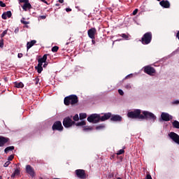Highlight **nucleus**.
Returning a JSON list of instances; mask_svg holds the SVG:
<instances>
[{"label": "nucleus", "instance_id": "f257e3e1", "mask_svg": "<svg viewBox=\"0 0 179 179\" xmlns=\"http://www.w3.org/2000/svg\"><path fill=\"white\" fill-rule=\"evenodd\" d=\"M112 114L111 113H104L103 116H100L98 114H92L87 117L88 122H92V124H97V122H100V121H107V120H110L111 118Z\"/></svg>", "mask_w": 179, "mask_h": 179}, {"label": "nucleus", "instance_id": "f03ea898", "mask_svg": "<svg viewBox=\"0 0 179 179\" xmlns=\"http://www.w3.org/2000/svg\"><path fill=\"white\" fill-rule=\"evenodd\" d=\"M64 103L65 106H69L70 104L75 106V104L79 103V99L76 94H71L64 98Z\"/></svg>", "mask_w": 179, "mask_h": 179}, {"label": "nucleus", "instance_id": "7ed1b4c3", "mask_svg": "<svg viewBox=\"0 0 179 179\" xmlns=\"http://www.w3.org/2000/svg\"><path fill=\"white\" fill-rule=\"evenodd\" d=\"M156 115H155L152 112H149L148 110H143L141 112V120H146L147 121H153V122H155L156 121Z\"/></svg>", "mask_w": 179, "mask_h": 179}, {"label": "nucleus", "instance_id": "20e7f679", "mask_svg": "<svg viewBox=\"0 0 179 179\" xmlns=\"http://www.w3.org/2000/svg\"><path fill=\"white\" fill-rule=\"evenodd\" d=\"M141 116L142 110L141 109H135L134 110L127 113V117L129 118H131L132 120H141Z\"/></svg>", "mask_w": 179, "mask_h": 179}, {"label": "nucleus", "instance_id": "39448f33", "mask_svg": "<svg viewBox=\"0 0 179 179\" xmlns=\"http://www.w3.org/2000/svg\"><path fill=\"white\" fill-rule=\"evenodd\" d=\"M152 32H146L141 38V42L144 45H148V44H150V43H152Z\"/></svg>", "mask_w": 179, "mask_h": 179}, {"label": "nucleus", "instance_id": "423d86ee", "mask_svg": "<svg viewBox=\"0 0 179 179\" xmlns=\"http://www.w3.org/2000/svg\"><path fill=\"white\" fill-rule=\"evenodd\" d=\"M143 72L147 75H150V76H153L156 73V69L151 66H145L143 67Z\"/></svg>", "mask_w": 179, "mask_h": 179}, {"label": "nucleus", "instance_id": "0eeeda50", "mask_svg": "<svg viewBox=\"0 0 179 179\" xmlns=\"http://www.w3.org/2000/svg\"><path fill=\"white\" fill-rule=\"evenodd\" d=\"M74 124H76V122L69 117H65L63 120V125L65 128H71Z\"/></svg>", "mask_w": 179, "mask_h": 179}, {"label": "nucleus", "instance_id": "6e6552de", "mask_svg": "<svg viewBox=\"0 0 179 179\" xmlns=\"http://www.w3.org/2000/svg\"><path fill=\"white\" fill-rule=\"evenodd\" d=\"M52 131H59L60 132L64 131V127L62 126L61 121L55 122L52 126Z\"/></svg>", "mask_w": 179, "mask_h": 179}, {"label": "nucleus", "instance_id": "1a4fd4ad", "mask_svg": "<svg viewBox=\"0 0 179 179\" xmlns=\"http://www.w3.org/2000/svg\"><path fill=\"white\" fill-rule=\"evenodd\" d=\"M5 145H10V139L3 136H0V148H3Z\"/></svg>", "mask_w": 179, "mask_h": 179}, {"label": "nucleus", "instance_id": "9d476101", "mask_svg": "<svg viewBox=\"0 0 179 179\" xmlns=\"http://www.w3.org/2000/svg\"><path fill=\"white\" fill-rule=\"evenodd\" d=\"M169 136L175 143H177L179 145V135L177 134V133H175L173 131H171V133L169 134Z\"/></svg>", "mask_w": 179, "mask_h": 179}, {"label": "nucleus", "instance_id": "9b49d317", "mask_svg": "<svg viewBox=\"0 0 179 179\" xmlns=\"http://www.w3.org/2000/svg\"><path fill=\"white\" fill-rule=\"evenodd\" d=\"M97 30L96 29V28H91L87 31L88 37H90V38H91L92 40H94L96 38L95 36Z\"/></svg>", "mask_w": 179, "mask_h": 179}, {"label": "nucleus", "instance_id": "f8f14e48", "mask_svg": "<svg viewBox=\"0 0 179 179\" xmlns=\"http://www.w3.org/2000/svg\"><path fill=\"white\" fill-rule=\"evenodd\" d=\"M161 118L162 121L169 122L171 121V120H173V116L168 113L162 112L161 114Z\"/></svg>", "mask_w": 179, "mask_h": 179}, {"label": "nucleus", "instance_id": "ddd939ff", "mask_svg": "<svg viewBox=\"0 0 179 179\" xmlns=\"http://www.w3.org/2000/svg\"><path fill=\"white\" fill-rule=\"evenodd\" d=\"M76 174L78 178L85 179L86 178V172L83 169L76 170Z\"/></svg>", "mask_w": 179, "mask_h": 179}, {"label": "nucleus", "instance_id": "4468645a", "mask_svg": "<svg viewBox=\"0 0 179 179\" xmlns=\"http://www.w3.org/2000/svg\"><path fill=\"white\" fill-rule=\"evenodd\" d=\"M26 171L27 174L31 176V177H34L36 176V172L34 171V169L31 167L30 165L26 166Z\"/></svg>", "mask_w": 179, "mask_h": 179}, {"label": "nucleus", "instance_id": "2eb2a0df", "mask_svg": "<svg viewBox=\"0 0 179 179\" xmlns=\"http://www.w3.org/2000/svg\"><path fill=\"white\" fill-rule=\"evenodd\" d=\"M110 121H113V122H121V121H122V117L120 116V115H112Z\"/></svg>", "mask_w": 179, "mask_h": 179}, {"label": "nucleus", "instance_id": "dca6fc26", "mask_svg": "<svg viewBox=\"0 0 179 179\" xmlns=\"http://www.w3.org/2000/svg\"><path fill=\"white\" fill-rule=\"evenodd\" d=\"M159 4L162 8H170V2L169 1L162 0L159 2Z\"/></svg>", "mask_w": 179, "mask_h": 179}, {"label": "nucleus", "instance_id": "f3484780", "mask_svg": "<svg viewBox=\"0 0 179 179\" xmlns=\"http://www.w3.org/2000/svg\"><path fill=\"white\" fill-rule=\"evenodd\" d=\"M23 10L27 11L28 9H31L33 7L31 6V4H30L29 1H27L22 6Z\"/></svg>", "mask_w": 179, "mask_h": 179}, {"label": "nucleus", "instance_id": "a211bd4d", "mask_svg": "<svg viewBox=\"0 0 179 179\" xmlns=\"http://www.w3.org/2000/svg\"><path fill=\"white\" fill-rule=\"evenodd\" d=\"M36 43H37V41L36 40H33L30 42H27V50H30V48H31L33 47V45H34V44H36Z\"/></svg>", "mask_w": 179, "mask_h": 179}, {"label": "nucleus", "instance_id": "6ab92c4d", "mask_svg": "<svg viewBox=\"0 0 179 179\" xmlns=\"http://www.w3.org/2000/svg\"><path fill=\"white\" fill-rule=\"evenodd\" d=\"M14 85H15L14 87H17V89H22V87H24V85L22 82H20V83L15 82Z\"/></svg>", "mask_w": 179, "mask_h": 179}, {"label": "nucleus", "instance_id": "aec40b11", "mask_svg": "<svg viewBox=\"0 0 179 179\" xmlns=\"http://www.w3.org/2000/svg\"><path fill=\"white\" fill-rule=\"evenodd\" d=\"M47 57H48V55H44L43 57L38 59V60L44 64V62H47Z\"/></svg>", "mask_w": 179, "mask_h": 179}, {"label": "nucleus", "instance_id": "412c9836", "mask_svg": "<svg viewBox=\"0 0 179 179\" xmlns=\"http://www.w3.org/2000/svg\"><path fill=\"white\" fill-rule=\"evenodd\" d=\"M12 150H15V146H9L5 148L4 152L5 153H8Z\"/></svg>", "mask_w": 179, "mask_h": 179}, {"label": "nucleus", "instance_id": "4be33fe9", "mask_svg": "<svg viewBox=\"0 0 179 179\" xmlns=\"http://www.w3.org/2000/svg\"><path fill=\"white\" fill-rule=\"evenodd\" d=\"M172 125L173 128H176V129H179V122L177 120H175L172 122Z\"/></svg>", "mask_w": 179, "mask_h": 179}, {"label": "nucleus", "instance_id": "5701e85b", "mask_svg": "<svg viewBox=\"0 0 179 179\" xmlns=\"http://www.w3.org/2000/svg\"><path fill=\"white\" fill-rule=\"evenodd\" d=\"M120 37H122V38H124V40H128V38H129V35L127 34H119Z\"/></svg>", "mask_w": 179, "mask_h": 179}, {"label": "nucleus", "instance_id": "b1692460", "mask_svg": "<svg viewBox=\"0 0 179 179\" xmlns=\"http://www.w3.org/2000/svg\"><path fill=\"white\" fill-rule=\"evenodd\" d=\"M76 125L77 127H83V125H86V122H85L84 120L81 121V122H77L76 124Z\"/></svg>", "mask_w": 179, "mask_h": 179}, {"label": "nucleus", "instance_id": "393cba45", "mask_svg": "<svg viewBox=\"0 0 179 179\" xmlns=\"http://www.w3.org/2000/svg\"><path fill=\"white\" fill-rule=\"evenodd\" d=\"M26 18L22 17V20H20L21 23H22V24H30V22H27L25 21Z\"/></svg>", "mask_w": 179, "mask_h": 179}, {"label": "nucleus", "instance_id": "a878e982", "mask_svg": "<svg viewBox=\"0 0 179 179\" xmlns=\"http://www.w3.org/2000/svg\"><path fill=\"white\" fill-rule=\"evenodd\" d=\"M87 117L86 113H80V120H85Z\"/></svg>", "mask_w": 179, "mask_h": 179}, {"label": "nucleus", "instance_id": "bb28decb", "mask_svg": "<svg viewBox=\"0 0 179 179\" xmlns=\"http://www.w3.org/2000/svg\"><path fill=\"white\" fill-rule=\"evenodd\" d=\"M36 69H37L38 73H41L43 72V66H36Z\"/></svg>", "mask_w": 179, "mask_h": 179}, {"label": "nucleus", "instance_id": "cd10ccee", "mask_svg": "<svg viewBox=\"0 0 179 179\" xmlns=\"http://www.w3.org/2000/svg\"><path fill=\"white\" fill-rule=\"evenodd\" d=\"M104 128H106V126L103 125V124H101V125H99V126H96V129L97 131L100 130V129H104Z\"/></svg>", "mask_w": 179, "mask_h": 179}, {"label": "nucleus", "instance_id": "c85d7f7f", "mask_svg": "<svg viewBox=\"0 0 179 179\" xmlns=\"http://www.w3.org/2000/svg\"><path fill=\"white\" fill-rule=\"evenodd\" d=\"M59 50V47L58 46H54L52 48V52H57Z\"/></svg>", "mask_w": 179, "mask_h": 179}, {"label": "nucleus", "instance_id": "c756f323", "mask_svg": "<svg viewBox=\"0 0 179 179\" xmlns=\"http://www.w3.org/2000/svg\"><path fill=\"white\" fill-rule=\"evenodd\" d=\"M14 174L19 176V174H20V168H17L14 171Z\"/></svg>", "mask_w": 179, "mask_h": 179}, {"label": "nucleus", "instance_id": "7c9ffc66", "mask_svg": "<svg viewBox=\"0 0 179 179\" xmlns=\"http://www.w3.org/2000/svg\"><path fill=\"white\" fill-rule=\"evenodd\" d=\"M7 17H12V12L10 10L4 13Z\"/></svg>", "mask_w": 179, "mask_h": 179}, {"label": "nucleus", "instance_id": "2f4dec72", "mask_svg": "<svg viewBox=\"0 0 179 179\" xmlns=\"http://www.w3.org/2000/svg\"><path fill=\"white\" fill-rule=\"evenodd\" d=\"M124 153H125V151L124 150V149H122L117 151V156H120V155H124Z\"/></svg>", "mask_w": 179, "mask_h": 179}, {"label": "nucleus", "instance_id": "473e14b6", "mask_svg": "<svg viewBox=\"0 0 179 179\" xmlns=\"http://www.w3.org/2000/svg\"><path fill=\"white\" fill-rule=\"evenodd\" d=\"M125 89H127V90H129L131 89H132V85H131V84H127L125 86H124Z\"/></svg>", "mask_w": 179, "mask_h": 179}, {"label": "nucleus", "instance_id": "72a5a7b5", "mask_svg": "<svg viewBox=\"0 0 179 179\" xmlns=\"http://www.w3.org/2000/svg\"><path fill=\"white\" fill-rule=\"evenodd\" d=\"M73 120H74V121H79V115L78 114H76L73 116Z\"/></svg>", "mask_w": 179, "mask_h": 179}, {"label": "nucleus", "instance_id": "f704fd0d", "mask_svg": "<svg viewBox=\"0 0 179 179\" xmlns=\"http://www.w3.org/2000/svg\"><path fill=\"white\" fill-rule=\"evenodd\" d=\"M19 3H27V2H29V0H18Z\"/></svg>", "mask_w": 179, "mask_h": 179}, {"label": "nucleus", "instance_id": "c9c22d12", "mask_svg": "<svg viewBox=\"0 0 179 179\" xmlns=\"http://www.w3.org/2000/svg\"><path fill=\"white\" fill-rule=\"evenodd\" d=\"M2 19H3V20H6V19H8V16L6 15V14L5 13H3L1 15Z\"/></svg>", "mask_w": 179, "mask_h": 179}, {"label": "nucleus", "instance_id": "e433bc0d", "mask_svg": "<svg viewBox=\"0 0 179 179\" xmlns=\"http://www.w3.org/2000/svg\"><path fill=\"white\" fill-rule=\"evenodd\" d=\"M6 34H8V31L5 30L3 31V33L1 34V37H5V36H6Z\"/></svg>", "mask_w": 179, "mask_h": 179}, {"label": "nucleus", "instance_id": "4c0bfd02", "mask_svg": "<svg viewBox=\"0 0 179 179\" xmlns=\"http://www.w3.org/2000/svg\"><path fill=\"white\" fill-rule=\"evenodd\" d=\"M15 157V156L13 155H10L8 157V162H11V160H13V158Z\"/></svg>", "mask_w": 179, "mask_h": 179}, {"label": "nucleus", "instance_id": "58836bf2", "mask_svg": "<svg viewBox=\"0 0 179 179\" xmlns=\"http://www.w3.org/2000/svg\"><path fill=\"white\" fill-rule=\"evenodd\" d=\"M0 6L1 8H5V7H6V4H5V3H3V1H0Z\"/></svg>", "mask_w": 179, "mask_h": 179}, {"label": "nucleus", "instance_id": "ea45409f", "mask_svg": "<svg viewBox=\"0 0 179 179\" xmlns=\"http://www.w3.org/2000/svg\"><path fill=\"white\" fill-rule=\"evenodd\" d=\"M34 80H35V85H38V83L40 82V78L36 77Z\"/></svg>", "mask_w": 179, "mask_h": 179}, {"label": "nucleus", "instance_id": "a19ab883", "mask_svg": "<svg viewBox=\"0 0 179 179\" xmlns=\"http://www.w3.org/2000/svg\"><path fill=\"white\" fill-rule=\"evenodd\" d=\"M93 129V127H85L83 129V131H92Z\"/></svg>", "mask_w": 179, "mask_h": 179}, {"label": "nucleus", "instance_id": "79ce46f5", "mask_svg": "<svg viewBox=\"0 0 179 179\" xmlns=\"http://www.w3.org/2000/svg\"><path fill=\"white\" fill-rule=\"evenodd\" d=\"M10 164V162L9 161L6 162L4 164H3V167H8L9 165Z\"/></svg>", "mask_w": 179, "mask_h": 179}, {"label": "nucleus", "instance_id": "37998d69", "mask_svg": "<svg viewBox=\"0 0 179 179\" xmlns=\"http://www.w3.org/2000/svg\"><path fill=\"white\" fill-rule=\"evenodd\" d=\"M118 93L120 96H124V91L122 90H118Z\"/></svg>", "mask_w": 179, "mask_h": 179}, {"label": "nucleus", "instance_id": "c03bdc74", "mask_svg": "<svg viewBox=\"0 0 179 179\" xmlns=\"http://www.w3.org/2000/svg\"><path fill=\"white\" fill-rule=\"evenodd\" d=\"M0 48H3V40H0Z\"/></svg>", "mask_w": 179, "mask_h": 179}, {"label": "nucleus", "instance_id": "a18cd8bd", "mask_svg": "<svg viewBox=\"0 0 179 179\" xmlns=\"http://www.w3.org/2000/svg\"><path fill=\"white\" fill-rule=\"evenodd\" d=\"M136 13H138V8H136L134 11L132 15H134V16H135V15H136Z\"/></svg>", "mask_w": 179, "mask_h": 179}, {"label": "nucleus", "instance_id": "49530a36", "mask_svg": "<svg viewBox=\"0 0 179 179\" xmlns=\"http://www.w3.org/2000/svg\"><path fill=\"white\" fill-rule=\"evenodd\" d=\"M43 66V62L38 60V66Z\"/></svg>", "mask_w": 179, "mask_h": 179}, {"label": "nucleus", "instance_id": "de8ad7c7", "mask_svg": "<svg viewBox=\"0 0 179 179\" xmlns=\"http://www.w3.org/2000/svg\"><path fill=\"white\" fill-rule=\"evenodd\" d=\"M133 74H129L128 76H127L124 79H129V78H132Z\"/></svg>", "mask_w": 179, "mask_h": 179}, {"label": "nucleus", "instance_id": "09e8293b", "mask_svg": "<svg viewBox=\"0 0 179 179\" xmlns=\"http://www.w3.org/2000/svg\"><path fill=\"white\" fill-rule=\"evenodd\" d=\"M14 32L15 33V34H17V33H19V27H17V28L15 29Z\"/></svg>", "mask_w": 179, "mask_h": 179}, {"label": "nucleus", "instance_id": "8fccbe9b", "mask_svg": "<svg viewBox=\"0 0 179 179\" xmlns=\"http://www.w3.org/2000/svg\"><path fill=\"white\" fill-rule=\"evenodd\" d=\"M43 68H47V66H48V63L47 62L43 63Z\"/></svg>", "mask_w": 179, "mask_h": 179}, {"label": "nucleus", "instance_id": "3c124183", "mask_svg": "<svg viewBox=\"0 0 179 179\" xmlns=\"http://www.w3.org/2000/svg\"><path fill=\"white\" fill-rule=\"evenodd\" d=\"M41 1L43 2V3H46V5H50V3H48V2H47L45 0H41Z\"/></svg>", "mask_w": 179, "mask_h": 179}, {"label": "nucleus", "instance_id": "603ef678", "mask_svg": "<svg viewBox=\"0 0 179 179\" xmlns=\"http://www.w3.org/2000/svg\"><path fill=\"white\" fill-rule=\"evenodd\" d=\"M66 12H72V9L69 8H66Z\"/></svg>", "mask_w": 179, "mask_h": 179}, {"label": "nucleus", "instance_id": "864d4df0", "mask_svg": "<svg viewBox=\"0 0 179 179\" xmlns=\"http://www.w3.org/2000/svg\"><path fill=\"white\" fill-rule=\"evenodd\" d=\"M39 17H40V19L44 20V19H46L47 16H45V15H41Z\"/></svg>", "mask_w": 179, "mask_h": 179}, {"label": "nucleus", "instance_id": "5fc2aeb1", "mask_svg": "<svg viewBox=\"0 0 179 179\" xmlns=\"http://www.w3.org/2000/svg\"><path fill=\"white\" fill-rule=\"evenodd\" d=\"M17 57H18V58H22V57H23V54L22 53H18Z\"/></svg>", "mask_w": 179, "mask_h": 179}, {"label": "nucleus", "instance_id": "6e6d98bb", "mask_svg": "<svg viewBox=\"0 0 179 179\" xmlns=\"http://www.w3.org/2000/svg\"><path fill=\"white\" fill-rule=\"evenodd\" d=\"M92 43L94 45H96V41L94 39H92Z\"/></svg>", "mask_w": 179, "mask_h": 179}, {"label": "nucleus", "instance_id": "4d7b16f0", "mask_svg": "<svg viewBox=\"0 0 179 179\" xmlns=\"http://www.w3.org/2000/svg\"><path fill=\"white\" fill-rule=\"evenodd\" d=\"M16 175L15 174V173H12V175H11V178H15V176Z\"/></svg>", "mask_w": 179, "mask_h": 179}, {"label": "nucleus", "instance_id": "13d9d810", "mask_svg": "<svg viewBox=\"0 0 179 179\" xmlns=\"http://www.w3.org/2000/svg\"><path fill=\"white\" fill-rule=\"evenodd\" d=\"M173 103L174 104H179V101H173Z\"/></svg>", "mask_w": 179, "mask_h": 179}, {"label": "nucleus", "instance_id": "bf43d9fd", "mask_svg": "<svg viewBox=\"0 0 179 179\" xmlns=\"http://www.w3.org/2000/svg\"><path fill=\"white\" fill-rule=\"evenodd\" d=\"M58 2H59V3H64V0H58Z\"/></svg>", "mask_w": 179, "mask_h": 179}, {"label": "nucleus", "instance_id": "052dcab7", "mask_svg": "<svg viewBox=\"0 0 179 179\" xmlns=\"http://www.w3.org/2000/svg\"><path fill=\"white\" fill-rule=\"evenodd\" d=\"M24 27H26L27 29H29V25H25Z\"/></svg>", "mask_w": 179, "mask_h": 179}, {"label": "nucleus", "instance_id": "680f3d73", "mask_svg": "<svg viewBox=\"0 0 179 179\" xmlns=\"http://www.w3.org/2000/svg\"><path fill=\"white\" fill-rule=\"evenodd\" d=\"M55 6H59V3H56Z\"/></svg>", "mask_w": 179, "mask_h": 179}, {"label": "nucleus", "instance_id": "e2e57ef3", "mask_svg": "<svg viewBox=\"0 0 179 179\" xmlns=\"http://www.w3.org/2000/svg\"><path fill=\"white\" fill-rule=\"evenodd\" d=\"M5 82H7L8 79L6 78H4Z\"/></svg>", "mask_w": 179, "mask_h": 179}, {"label": "nucleus", "instance_id": "0e129e2a", "mask_svg": "<svg viewBox=\"0 0 179 179\" xmlns=\"http://www.w3.org/2000/svg\"><path fill=\"white\" fill-rule=\"evenodd\" d=\"M0 179H2V176H0Z\"/></svg>", "mask_w": 179, "mask_h": 179}, {"label": "nucleus", "instance_id": "69168bd1", "mask_svg": "<svg viewBox=\"0 0 179 179\" xmlns=\"http://www.w3.org/2000/svg\"><path fill=\"white\" fill-rule=\"evenodd\" d=\"M157 1H160V0H157Z\"/></svg>", "mask_w": 179, "mask_h": 179}, {"label": "nucleus", "instance_id": "338daca9", "mask_svg": "<svg viewBox=\"0 0 179 179\" xmlns=\"http://www.w3.org/2000/svg\"><path fill=\"white\" fill-rule=\"evenodd\" d=\"M0 86H1V83H0Z\"/></svg>", "mask_w": 179, "mask_h": 179}]
</instances>
